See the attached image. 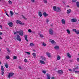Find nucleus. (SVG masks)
Returning <instances> with one entry per match:
<instances>
[{
    "instance_id": "f257e3e1",
    "label": "nucleus",
    "mask_w": 79,
    "mask_h": 79,
    "mask_svg": "<svg viewBox=\"0 0 79 79\" xmlns=\"http://www.w3.org/2000/svg\"><path fill=\"white\" fill-rule=\"evenodd\" d=\"M53 8L54 11H56L57 12H60L61 11V9L59 7L56 8V6L53 7Z\"/></svg>"
},
{
    "instance_id": "f03ea898",
    "label": "nucleus",
    "mask_w": 79,
    "mask_h": 79,
    "mask_svg": "<svg viewBox=\"0 0 79 79\" xmlns=\"http://www.w3.org/2000/svg\"><path fill=\"white\" fill-rule=\"evenodd\" d=\"M17 37L16 39L18 41H19V42L21 41V39L20 37V36L18 34L17 35Z\"/></svg>"
},
{
    "instance_id": "7ed1b4c3",
    "label": "nucleus",
    "mask_w": 79,
    "mask_h": 79,
    "mask_svg": "<svg viewBox=\"0 0 79 79\" xmlns=\"http://www.w3.org/2000/svg\"><path fill=\"white\" fill-rule=\"evenodd\" d=\"M14 74V73H9L8 75V77L10 79L11 77H12Z\"/></svg>"
},
{
    "instance_id": "20e7f679",
    "label": "nucleus",
    "mask_w": 79,
    "mask_h": 79,
    "mask_svg": "<svg viewBox=\"0 0 79 79\" xmlns=\"http://www.w3.org/2000/svg\"><path fill=\"white\" fill-rule=\"evenodd\" d=\"M18 34H19L20 35L23 36V32L22 30H20L18 31Z\"/></svg>"
},
{
    "instance_id": "39448f33",
    "label": "nucleus",
    "mask_w": 79,
    "mask_h": 79,
    "mask_svg": "<svg viewBox=\"0 0 79 79\" xmlns=\"http://www.w3.org/2000/svg\"><path fill=\"white\" fill-rule=\"evenodd\" d=\"M16 22L17 24H19L22 25H24V24L23 23H22V22L19 20H17Z\"/></svg>"
},
{
    "instance_id": "423d86ee",
    "label": "nucleus",
    "mask_w": 79,
    "mask_h": 79,
    "mask_svg": "<svg viewBox=\"0 0 79 79\" xmlns=\"http://www.w3.org/2000/svg\"><path fill=\"white\" fill-rule=\"evenodd\" d=\"M70 21L72 22L75 23L77 22V19L75 18L72 19L70 20Z\"/></svg>"
},
{
    "instance_id": "0eeeda50",
    "label": "nucleus",
    "mask_w": 79,
    "mask_h": 79,
    "mask_svg": "<svg viewBox=\"0 0 79 79\" xmlns=\"http://www.w3.org/2000/svg\"><path fill=\"white\" fill-rule=\"evenodd\" d=\"M61 23L65 25L66 24V21L64 19H62L61 20Z\"/></svg>"
},
{
    "instance_id": "6e6552de",
    "label": "nucleus",
    "mask_w": 79,
    "mask_h": 79,
    "mask_svg": "<svg viewBox=\"0 0 79 79\" xmlns=\"http://www.w3.org/2000/svg\"><path fill=\"white\" fill-rule=\"evenodd\" d=\"M49 33L50 35H53V31L52 28H50L49 30Z\"/></svg>"
},
{
    "instance_id": "1a4fd4ad",
    "label": "nucleus",
    "mask_w": 79,
    "mask_h": 79,
    "mask_svg": "<svg viewBox=\"0 0 79 79\" xmlns=\"http://www.w3.org/2000/svg\"><path fill=\"white\" fill-rule=\"evenodd\" d=\"M8 25L10 27H12L13 26V24L12 22L9 23H8Z\"/></svg>"
},
{
    "instance_id": "9d476101",
    "label": "nucleus",
    "mask_w": 79,
    "mask_h": 79,
    "mask_svg": "<svg viewBox=\"0 0 79 79\" xmlns=\"http://www.w3.org/2000/svg\"><path fill=\"white\" fill-rule=\"evenodd\" d=\"M58 73L59 74H62L63 73V72L62 70H60L58 71Z\"/></svg>"
},
{
    "instance_id": "9b49d317",
    "label": "nucleus",
    "mask_w": 79,
    "mask_h": 79,
    "mask_svg": "<svg viewBox=\"0 0 79 79\" xmlns=\"http://www.w3.org/2000/svg\"><path fill=\"white\" fill-rule=\"evenodd\" d=\"M71 11H72V10L71 9H68L67 10V14H69L71 12Z\"/></svg>"
},
{
    "instance_id": "f8f14e48",
    "label": "nucleus",
    "mask_w": 79,
    "mask_h": 79,
    "mask_svg": "<svg viewBox=\"0 0 79 79\" xmlns=\"http://www.w3.org/2000/svg\"><path fill=\"white\" fill-rule=\"evenodd\" d=\"M43 15L44 17H46L47 16H48V14H47L46 12H44L43 13Z\"/></svg>"
},
{
    "instance_id": "ddd939ff",
    "label": "nucleus",
    "mask_w": 79,
    "mask_h": 79,
    "mask_svg": "<svg viewBox=\"0 0 79 79\" xmlns=\"http://www.w3.org/2000/svg\"><path fill=\"white\" fill-rule=\"evenodd\" d=\"M41 59L44 61H46V58L44 57H43V56H41Z\"/></svg>"
},
{
    "instance_id": "4468645a",
    "label": "nucleus",
    "mask_w": 79,
    "mask_h": 79,
    "mask_svg": "<svg viewBox=\"0 0 79 79\" xmlns=\"http://www.w3.org/2000/svg\"><path fill=\"white\" fill-rule=\"evenodd\" d=\"M38 15H39V16L40 17H42V12H38Z\"/></svg>"
},
{
    "instance_id": "2eb2a0df",
    "label": "nucleus",
    "mask_w": 79,
    "mask_h": 79,
    "mask_svg": "<svg viewBox=\"0 0 79 79\" xmlns=\"http://www.w3.org/2000/svg\"><path fill=\"white\" fill-rule=\"evenodd\" d=\"M40 63L41 64H45V63L44 61H43V60H40Z\"/></svg>"
},
{
    "instance_id": "dca6fc26",
    "label": "nucleus",
    "mask_w": 79,
    "mask_h": 79,
    "mask_svg": "<svg viewBox=\"0 0 79 79\" xmlns=\"http://www.w3.org/2000/svg\"><path fill=\"white\" fill-rule=\"evenodd\" d=\"M24 38L25 40H26L27 42L28 41L27 39V36L26 35H25V36H24Z\"/></svg>"
},
{
    "instance_id": "f3484780",
    "label": "nucleus",
    "mask_w": 79,
    "mask_h": 79,
    "mask_svg": "<svg viewBox=\"0 0 79 79\" xmlns=\"http://www.w3.org/2000/svg\"><path fill=\"white\" fill-rule=\"evenodd\" d=\"M47 79H50V78L51 77H50V75L49 74L47 73Z\"/></svg>"
},
{
    "instance_id": "a211bd4d",
    "label": "nucleus",
    "mask_w": 79,
    "mask_h": 79,
    "mask_svg": "<svg viewBox=\"0 0 79 79\" xmlns=\"http://www.w3.org/2000/svg\"><path fill=\"white\" fill-rule=\"evenodd\" d=\"M1 71H4L5 70H4L3 66L2 65L1 66Z\"/></svg>"
},
{
    "instance_id": "6ab92c4d",
    "label": "nucleus",
    "mask_w": 79,
    "mask_h": 79,
    "mask_svg": "<svg viewBox=\"0 0 79 79\" xmlns=\"http://www.w3.org/2000/svg\"><path fill=\"white\" fill-rule=\"evenodd\" d=\"M76 4L77 6V7L79 8V1H77L76 2Z\"/></svg>"
},
{
    "instance_id": "aec40b11",
    "label": "nucleus",
    "mask_w": 79,
    "mask_h": 79,
    "mask_svg": "<svg viewBox=\"0 0 79 79\" xmlns=\"http://www.w3.org/2000/svg\"><path fill=\"white\" fill-rule=\"evenodd\" d=\"M54 49L56 50H58L59 49V46H56L54 47Z\"/></svg>"
},
{
    "instance_id": "412c9836",
    "label": "nucleus",
    "mask_w": 79,
    "mask_h": 79,
    "mask_svg": "<svg viewBox=\"0 0 79 79\" xmlns=\"http://www.w3.org/2000/svg\"><path fill=\"white\" fill-rule=\"evenodd\" d=\"M51 42L52 44H55L56 43L55 41H54L53 40H51Z\"/></svg>"
},
{
    "instance_id": "4be33fe9",
    "label": "nucleus",
    "mask_w": 79,
    "mask_h": 79,
    "mask_svg": "<svg viewBox=\"0 0 79 79\" xmlns=\"http://www.w3.org/2000/svg\"><path fill=\"white\" fill-rule=\"evenodd\" d=\"M61 59V57L59 55H57V60H59Z\"/></svg>"
},
{
    "instance_id": "5701e85b",
    "label": "nucleus",
    "mask_w": 79,
    "mask_h": 79,
    "mask_svg": "<svg viewBox=\"0 0 79 79\" xmlns=\"http://www.w3.org/2000/svg\"><path fill=\"white\" fill-rule=\"evenodd\" d=\"M32 55L33 56V57L34 58H35L36 57V54L35 53H33V54H32Z\"/></svg>"
},
{
    "instance_id": "b1692460",
    "label": "nucleus",
    "mask_w": 79,
    "mask_h": 79,
    "mask_svg": "<svg viewBox=\"0 0 79 79\" xmlns=\"http://www.w3.org/2000/svg\"><path fill=\"white\" fill-rule=\"evenodd\" d=\"M46 54L48 56V57H51L50 56V54L48 52H47Z\"/></svg>"
},
{
    "instance_id": "393cba45",
    "label": "nucleus",
    "mask_w": 79,
    "mask_h": 79,
    "mask_svg": "<svg viewBox=\"0 0 79 79\" xmlns=\"http://www.w3.org/2000/svg\"><path fill=\"white\" fill-rule=\"evenodd\" d=\"M30 46L31 47H33L34 46V44L32 43H31L30 44Z\"/></svg>"
},
{
    "instance_id": "a878e982",
    "label": "nucleus",
    "mask_w": 79,
    "mask_h": 79,
    "mask_svg": "<svg viewBox=\"0 0 79 79\" xmlns=\"http://www.w3.org/2000/svg\"><path fill=\"white\" fill-rule=\"evenodd\" d=\"M67 56L69 57V58H71V55H70V54H69V53H68L67 54Z\"/></svg>"
},
{
    "instance_id": "bb28decb",
    "label": "nucleus",
    "mask_w": 79,
    "mask_h": 79,
    "mask_svg": "<svg viewBox=\"0 0 79 79\" xmlns=\"http://www.w3.org/2000/svg\"><path fill=\"white\" fill-rule=\"evenodd\" d=\"M68 34H69L70 33V31L69 30L67 29L66 30Z\"/></svg>"
},
{
    "instance_id": "cd10ccee",
    "label": "nucleus",
    "mask_w": 79,
    "mask_h": 79,
    "mask_svg": "<svg viewBox=\"0 0 79 79\" xmlns=\"http://www.w3.org/2000/svg\"><path fill=\"white\" fill-rule=\"evenodd\" d=\"M5 66L6 68L8 69V64H5Z\"/></svg>"
},
{
    "instance_id": "c85d7f7f",
    "label": "nucleus",
    "mask_w": 79,
    "mask_h": 79,
    "mask_svg": "<svg viewBox=\"0 0 79 79\" xmlns=\"http://www.w3.org/2000/svg\"><path fill=\"white\" fill-rule=\"evenodd\" d=\"M8 3L9 4H10V5H12V2L10 0H9L8 2Z\"/></svg>"
},
{
    "instance_id": "c756f323",
    "label": "nucleus",
    "mask_w": 79,
    "mask_h": 79,
    "mask_svg": "<svg viewBox=\"0 0 79 79\" xmlns=\"http://www.w3.org/2000/svg\"><path fill=\"white\" fill-rule=\"evenodd\" d=\"M42 44L44 46V47H45L46 46V44H45L43 42V44Z\"/></svg>"
},
{
    "instance_id": "7c9ffc66",
    "label": "nucleus",
    "mask_w": 79,
    "mask_h": 79,
    "mask_svg": "<svg viewBox=\"0 0 79 79\" xmlns=\"http://www.w3.org/2000/svg\"><path fill=\"white\" fill-rule=\"evenodd\" d=\"M44 2L46 4L47 3V0H43Z\"/></svg>"
},
{
    "instance_id": "2f4dec72",
    "label": "nucleus",
    "mask_w": 79,
    "mask_h": 79,
    "mask_svg": "<svg viewBox=\"0 0 79 79\" xmlns=\"http://www.w3.org/2000/svg\"><path fill=\"white\" fill-rule=\"evenodd\" d=\"M39 35L40 36V37L41 38H43V35L41 34H39Z\"/></svg>"
},
{
    "instance_id": "473e14b6",
    "label": "nucleus",
    "mask_w": 79,
    "mask_h": 79,
    "mask_svg": "<svg viewBox=\"0 0 79 79\" xmlns=\"http://www.w3.org/2000/svg\"><path fill=\"white\" fill-rule=\"evenodd\" d=\"M42 72H43V73L44 74H46V71H44V70H43V71H42Z\"/></svg>"
},
{
    "instance_id": "72a5a7b5",
    "label": "nucleus",
    "mask_w": 79,
    "mask_h": 79,
    "mask_svg": "<svg viewBox=\"0 0 79 79\" xmlns=\"http://www.w3.org/2000/svg\"><path fill=\"white\" fill-rule=\"evenodd\" d=\"M28 32L29 33H31L32 32V30H31L30 29H28Z\"/></svg>"
},
{
    "instance_id": "f704fd0d",
    "label": "nucleus",
    "mask_w": 79,
    "mask_h": 79,
    "mask_svg": "<svg viewBox=\"0 0 79 79\" xmlns=\"http://www.w3.org/2000/svg\"><path fill=\"white\" fill-rule=\"evenodd\" d=\"M6 58L7 59H9L10 57L9 56H6Z\"/></svg>"
},
{
    "instance_id": "c9c22d12",
    "label": "nucleus",
    "mask_w": 79,
    "mask_h": 79,
    "mask_svg": "<svg viewBox=\"0 0 79 79\" xmlns=\"http://www.w3.org/2000/svg\"><path fill=\"white\" fill-rule=\"evenodd\" d=\"M72 31L74 32H76L77 30L76 29H73L72 30Z\"/></svg>"
},
{
    "instance_id": "e433bc0d",
    "label": "nucleus",
    "mask_w": 79,
    "mask_h": 79,
    "mask_svg": "<svg viewBox=\"0 0 79 79\" xmlns=\"http://www.w3.org/2000/svg\"><path fill=\"white\" fill-rule=\"evenodd\" d=\"M17 58V57L16 56H13V59H14L15 60Z\"/></svg>"
},
{
    "instance_id": "4c0bfd02",
    "label": "nucleus",
    "mask_w": 79,
    "mask_h": 79,
    "mask_svg": "<svg viewBox=\"0 0 79 79\" xmlns=\"http://www.w3.org/2000/svg\"><path fill=\"white\" fill-rule=\"evenodd\" d=\"M75 33L77 34H79V30H77L75 32Z\"/></svg>"
},
{
    "instance_id": "58836bf2",
    "label": "nucleus",
    "mask_w": 79,
    "mask_h": 79,
    "mask_svg": "<svg viewBox=\"0 0 79 79\" xmlns=\"http://www.w3.org/2000/svg\"><path fill=\"white\" fill-rule=\"evenodd\" d=\"M18 68L19 69H20L22 70V68L20 66H18Z\"/></svg>"
},
{
    "instance_id": "ea45409f",
    "label": "nucleus",
    "mask_w": 79,
    "mask_h": 79,
    "mask_svg": "<svg viewBox=\"0 0 79 79\" xmlns=\"http://www.w3.org/2000/svg\"><path fill=\"white\" fill-rule=\"evenodd\" d=\"M22 16L23 17V18L25 19V20H27V19L26 18L25 16H24L23 15H22Z\"/></svg>"
},
{
    "instance_id": "a19ab883",
    "label": "nucleus",
    "mask_w": 79,
    "mask_h": 79,
    "mask_svg": "<svg viewBox=\"0 0 79 79\" xmlns=\"http://www.w3.org/2000/svg\"><path fill=\"white\" fill-rule=\"evenodd\" d=\"M76 2V0H73L72 1V2L73 3L74 2Z\"/></svg>"
},
{
    "instance_id": "79ce46f5",
    "label": "nucleus",
    "mask_w": 79,
    "mask_h": 79,
    "mask_svg": "<svg viewBox=\"0 0 79 79\" xmlns=\"http://www.w3.org/2000/svg\"><path fill=\"white\" fill-rule=\"evenodd\" d=\"M4 73H5L4 72V71L2 72L1 73V74L2 75H3Z\"/></svg>"
},
{
    "instance_id": "37998d69",
    "label": "nucleus",
    "mask_w": 79,
    "mask_h": 79,
    "mask_svg": "<svg viewBox=\"0 0 79 79\" xmlns=\"http://www.w3.org/2000/svg\"><path fill=\"white\" fill-rule=\"evenodd\" d=\"M25 53H27L28 54V55H29L30 54V53L29 52H25Z\"/></svg>"
},
{
    "instance_id": "c03bdc74",
    "label": "nucleus",
    "mask_w": 79,
    "mask_h": 79,
    "mask_svg": "<svg viewBox=\"0 0 79 79\" xmlns=\"http://www.w3.org/2000/svg\"><path fill=\"white\" fill-rule=\"evenodd\" d=\"M75 73H79V71H75Z\"/></svg>"
},
{
    "instance_id": "a18cd8bd",
    "label": "nucleus",
    "mask_w": 79,
    "mask_h": 79,
    "mask_svg": "<svg viewBox=\"0 0 79 79\" xmlns=\"http://www.w3.org/2000/svg\"><path fill=\"white\" fill-rule=\"evenodd\" d=\"M18 33H19V31H16V32H14V34H17V33L18 34Z\"/></svg>"
},
{
    "instance_id": "49530a36",
    "label": "nucleus",
    "mask_w": 79,
    "mask_h": 79,
    "mask_svg": "<svg viewBox=\"0 0 79 79\" xmlns=\"http://www.w3.org/2000/svg\"><path fill=\"white\" fill-rule=\"evenodd\" d=\"M10 13L12 15H13L14 14L13 12L11 11H10Z\"/></svg>"
},
{
    "instance_id": "de8ad7c7",
    "label": "nucleus",
    "mask_w": 79,
    "mask_h": 79,
    "mask_svg": "<svg viewBox=\"0 0 79 79\" xmlns=\"http://www.w3.org/2000/svg\"><path fill=\"white\" fill-rule=\"evenodd\" d=\"M27 59H25L24 60V62H25V63H27Z\"/></svg>"
},
{
    "instance_id": "09e8293b",
    "label": "nucleus",
    "mask_w": 79,
    "mask_h": 79,
    "mask_svg": "<svg viewBox=\"0 0 79 79\" xmlns=\"http://www.w3.org/2000/svg\"><path fill=\"white\" fill-rule=\"evenodd\" d=\"M75 68V69H79V66H77L75 67V68Z\"/></svg>"
},
{
    "instance_id": "8fccbe9b",
    "label": "nucleus",
    "mask_w": 79,
    "mask_h": 79,
    "mask_svg": "<svg viewBox=\"0 0 79 79\" xmlns=\"http://www.w3.org/2000/svg\"><path fill=\"white\" fill-rule=\"evenodd\" d=\"M77 62H79V58H77Z\"/></svg>"
},
{
    "instance_id": "3c124183",
    "label": "nucleus",
    "mask_w": 79,
    "mask_h": 79,
    "mask_svg": "<svg viewBox=\"0 0 79 79\" xmlns=\"http://www.w3.org/2000/svg\"><path fill=\"white\" fill-rule=\"evenodd\" d=\"M6 15H7L8 17H9V15L8 14V13H7V12H6Z\"/></svg>"
},
{
    "instance_id": "603ef678",
    "label": "nucleus",
    "mask_w": 79,
    "mask_h": 79,
    "mask_svg": "<svg viewBox=\"0 0 79 79\" xmlns=\"http://www.w3.org/2000/svg\"><path fill=\"white\" fill-rule=\"evenodd\" d=\"M31 2L32 3H34L35 2V0H31Z\"/></svg>"
},
{
    "instance_id": "864d4df0",
    "label": "nucleus",
    "mask_w": 79,
    "mask_h": 79,
    "mask_svg": "<svg viewBox=\"0 0 79 79\" xmlns=\"http://www.w3.org/2000/svg\"><path fill=\"white\" fill-rule=\"evenodd\" d=\"M51 79H55V77H51Z\"/></svg>"
},
{
    "instance_id": "5fc2aeb1",
    "label": "nucleus",
    "mask_w": 79,
    "mask_h": 79,
    "mask_svg": "<svg viewBox=\"0 0 79 79\" xmlns=\"http://www.w3.org/2000/svg\"><path fill=\"white\" fill-rule=\"evenodd\" d=\"M0 28H1V29H2V26L1 25H0Z\"/></svg>"
},
{
    "instance_id": "6e6d98bb",
    "label": "nucleus",
    "mask_w": 79,
    "mask_h": 79,
    "mask_svg": "<svg viewBox=\"0 0 79 79\" xmlns=\"http://www.w3.org/2000/svg\"><path fill=\"white\" fill-rule=\"evenodd\" d=\"M70 61L71 62H73V60H72L71 59L70 60Z\"/></svg>"
},
{
    "instance_id": "4d7b16f0",
    "label": "nucleus",
    "mask_w": 79,
    "mask_h": 79,
    "mask_svg": "<svg viewBox=\"0 0 79 79\" xmlns=\"http://www.w3.org/2000/svg\"><path fill=\"white\" fill-rule=\"evenodd\" d=\"M2 35V33L0 32V35Z\"/></svg>"
},
{
    "instance_id": "13d9d810",
    "label": "nucleus",
    "mask_w": 79,
    "mask_h": 79,
    "mask_svg": "<svg viewBox=\"0 0 79 79\" xmlns=\"http://www.w3.org/2000/svg\"><path fill=\"white\" fill-rule=\"evenodd\" d=\"M68 70L69 71H72V69H68Z\"/></svg>"
},
{
    "instance_id": "bf43d9fd",
    "label": "nucleus",
    "mask_w": 79,
    "mask_h": 79,
    "mask_svg": "<svg viewBox=\"0 0 79 79\" xmlns=\"http://www.w3.org/2000/svg\"><path fill=\"white\" fill-rule=\"evenodd\" d=\"M75 69H75V68H73V71H75Z\"/></svg>"
},
{
    "instance_id": "052dcab7",
    "label": "nucleus",
    "mask_w": 79,
    "mask_h": 79,
    "mask_svg": "<svg viewBox=\"0 0 79 79\" xmlns=\"http://www.w3.org/2000/svg\"><path fill=\"white\" fill-rule=\"evenodd\" d=\"M46 23H48L49 22V20L48 19H47V21L46 22Z\"/></svg>"
},
{
    "instance_id": "680f3d73",
    "label": "nucleus",
    "mask_w": 79,
    "mask_h": 79,
    "mask_svg": "<svg viewBox=\"0 0 79 79\" xmlns=\"http://www.w3.org/2000/svg\"><path fill=\"white\" fill-rule=\"evenodd\" d=\"M7 51H8V52H10V50L9 49H7Z\"/></svg>"
},
{
    "instance_id": "e2e57ef3",
    "label": "nucleus",
    "mask_w": 79,
    "mask_h": 79,
    "mask_svg": "<svg viewBox=\"0 0 79 79\" xmlns=\"http://www.w3.org/2000/svg\"><path fill=\"white\" fill-rule=\"evenodd\" d=\"M2 38L1 36H0V40H2Z\"/></svg>"
},
{
    "instance_id": "0e129e2a",
    "label": "nucleus",
    "mask_w": 79,
    "mask_h": 79,
    "mask_svg": "<svg viewBox=\"0 0 79 79\" xmlns=\"http://www.w3.org/2000/svg\"><path fill=\"white\" fill-rule=\"evenodd\" d=\"M50 26H53V24H51Z\"/></svg>"
},
{
    "instance_id": "69168bd1",
    "label": "nucleus",
    "mask_w": 79,
    "mask_h": 79,
    "mask_svg": "<svg viewBox=\"0 0 79 79\" xmlns=\"http://www.w3.org/2000/svg\"><path fill=\"white\" fill-rule=\"evenodd\" d=\"M67 7H69V6L68 5V6H67Z\"/></svg>"
},
{
    "instance_id": "338daca9",
    "label": "nucleus",
    "mask_w": 79,
    "mask_h": 79,
    "mask_svg": "<svg viewBox=\"0 0 79 79\" xmlns=\"http://www.w3.org/2000/svg\"><path fill=\"white\" fill-rule=\"evenodd\" d=\"M2 64V63L1 61H0V65H1Z\"/></svg>"
},
{
    "instance_id": "774afa93",
    "label": "nucleus",
    "mask_w": 79,
    "mask_h": 79,
    "mask_svg": "<svg viewBox=\"0 0 79 79\" xmlns=\"http://www.w3.org/2000/svg\"><path fill=\"white\" fill-rule=\"evenodd\" d=\"M15 14H18V13H15Z\"/></svg>"
}]
</instances>
